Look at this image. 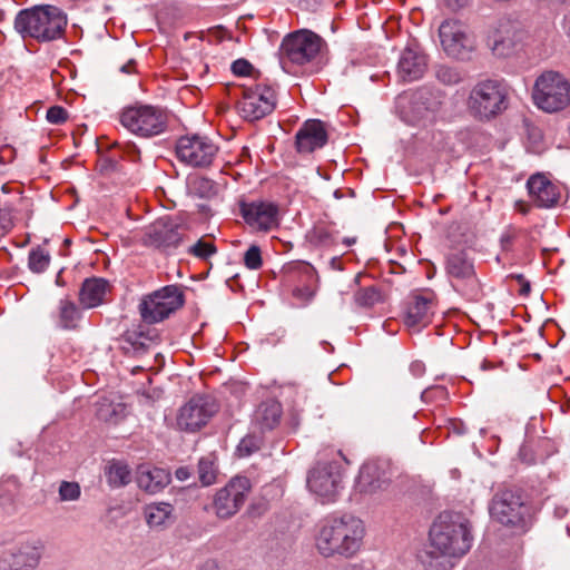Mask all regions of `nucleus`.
<instances>
[{"label": "nucleus", "instance_id": "45", "mask_svg": "<svg viewBox=\"0 0 570 570\" xmlns=\"http://www.w3.org/2000/svg\"><path fill=\"white\" fill-rule=\"evenodd\" d=\"M244 265L248 269H259L263 265L262 252L259 246L250 245L244 254Z\"/></svg>", "mask_w": 570, "mask_h": 570}, {"label": "nucleus", "instance_id": "17", "mask_svg": "<svg viewBox=\"0 0 570 570\" xmlns=\"http://www.w3.org/2000/svg\"><path fill=\"white\" fill-rule=\"evenodd\" d=\"M441 46L448 56L466 58L475 49V39L468 27L455 19H446L439 27Z\"/></svg>", "mask_w": 570, "mask_h": 570}, {"label": "nucleus", "instance_id": "36", "mask_svg": "<svg viewBox=\"0 0 570 570\" xmlns=\"http://www.w3.org/2000/svg\"><path fill=\"white\" fill-rule=\"evenodd\" d=\"M106 476L108 483L116 488L127 485L131 480L128 465L119 461H112L108 464Z\"/></svg>", "mask_w": 570, "mask_h": 570}, {"label": "nucleus", "instance_id": "33", "mask_svg": "<svg viewBox=\"0 0 570 570\" xmlns=\"http://www.w3.org/2000/svg\"><path fill=\"white\" fill-rule=\"evenodd\" d=\"M81 318V311L75 302L62 298L58 305V322L63 330H75Z\"/></svg>", "mask_w": 570, "mask_h": 570}, {"label": "nucleus", "instance_id": "42", "mask_svg": "<svg viewBox=\"0 0 570 570\" xmlns=\"http://www.w3.org/2000/svg\"><path fill=\"white\" fill-rule=\"evenodd\" d=\"M262 443H263V441H262L261 436H257L254 434H248V435L244 436L240 440L239 444L237 445V449H236L237 455L239 458L249 456L261 449Z\"/></svg>", "mask_w": 570, "mask_h": 570}, {"label": "nucleus", "instance_id": "48", "mask_svg": "<svg viewBox=\"0 0 570 570\" xmlns=\"http://www.w3.org/2000/svg\"><path fill=\"white\" fill-rule=\"evenodd\" d=\"M115 147H117L121 151V157L136 163L140 158V150L135 142L128 141L124 144L116 142Z\"/></svg>", "mask_w": 570, "mask_h": 570}, {"label": "nucleus", "instance_id": "53", "mask_svg": "<svg viewBox=\"0 0 570 570\" xmlns=\"http://www.w3.org/2000/svg\"><path fill=\"white\" fill-rule=\"evenodd\" d=\"M410 371L414 376L420 377L425 372V365L421 361H414L410 365Z\"/></svg>", "mask_w": 570, "mask_h": 570}, {"label": "nucleus", "instance_id": "49", "mask_svg": "<svg viewBox=\"0 0 570 570\" xmlns=\"http://www.w3.org/2000/svg\"><path fill=\"white\" fill-rule=\"evenodd\" d=\"M46 119L52 125H61L68 120V111L62 106H51L47 110Z\"/></svg>", "mask_w": 570, "mask_h": 570}, {"label": "nucleus", "instance_id": "27", "mask_svg": "<svg viewBox=\"0 0 570 570\" xmlns=\"http://www.w3.org/2000/svg\"><path fill=\"white\" fill-rule=\"evenodd\" d=\"M110 291L109 283L104 278L92 277L83 281L79 301L83 308H94L106 301V295Z\"/></svg>", "mask_w": 570, "mask_h": 570}, {"label": "nucleus", "instance_id": "3", "mask_svg": "<svg viewBox=\"0 0 570 570\" xmlns=\"http://www.w3.org/2000/svg\"><path fill=\"white\" fill-rule=\"evenodd\" d=\"M324 46L325 41L317 33L307 29L287 35L279 49L282 68L292 75L316 72Z\"/></svg>", "mask_w": 570, "mask_h": 570}, {"label": "nucleus", "instance_id": "46", "mask_svg": "<svg viewBox=\"0 0 570 570\" xmlns=\"http://www.w3.org/2000/svg\"><path fill=\"white\" fill-rule=\"evenodd\" d=\"M217 252L216 246L213 243L199 239L189 248V254L200 259H207L209 256Z\"/></svg>", "mask_w": 570, "mask_h": 570}, {"label": "nucleus", "instance_id": "54", "mask_svg": "<svg viewBox=\"0 0 570 570\" xmlns=\"http://www.w3.org/2000/svg\"><path fill=\"white\" fill-rule=\"evenodd\" d=\"M470 0H444L446 7L453 11L464 8Z\"/></svg>", "mask_w": 570, "mask_h": 570}, {"label": "nucleus", "instance_id": "34", "mask_svg": "<svg viewBox=\"0 0 570 570\" xmlns=\"http://www.w3.org/2000/svg\"><path fill=\"white\" fill-rule=\"evenodd\" d=\"M97 416L107 423L117 424L126 417V405L120 402H111L104 399L98 403Z\"/></svg>", "mask_w": 570, "mask_h": 570}, {"label": "nucleus", "instance_id": "11", "mask_svg": "<svg viewBox=\"0 0 570 570\" xmlns=\"http://www.w3.org/2000/svg\"><path fill=\"white\" fill-rule=\"evenodd\" d=\"M528 38L527 31L515 21L500 19L487 36V45L499 58H508L519 53Z\"/></svg>", "mask_w": 570, "mask_h": 570}, {"label": "nucleus", "instance_id": "20", "mask_svg": "<svg viewBox=\"0 0 570 570\" xmlns=\"http://www.w3.org/2000/svg\"><path fill=\"white\" fill-rule=\"evenodd\" d=\"M435 306V294L432 291L413 294L405 306V325L417 331L428 326L434 315Z\"/></svg>", "mask_w": 570, "mask_h": 570}, {"label": "nucleus", "instance_id": "63", "mask_svg": "<svg viewBox=\"0 0 570 570\" xmlns=\"http://www.w3.org/2000/svg\"><path fill=\"white\" fill-rule=\"evenodd\" d=\"M569 37H570V26H569Z\"/></svg>", "mask_w": 570, "mask_h": 570}, {"label": "nucleus", "instance_id": "2", "mask_svg": "<svg viewBox=\"0 0 570 570\" xmlns=\"http://www.w3.org/2000/svg\"><path fill=\"white\" fill-rule=\"evenodd\" d=\"M365 534L366 528L360 518L353 514L330 517L318 525L314 543L324 558L351 559L361 551Z\"/></svg>", "mask_w": 570, "mask_h": 570}, {"label": "nucleus", "instance_id": "51", "mask_svg": "<svg viewBox=\"0 0 570 570\" xmlns=\"http://www.w3.org/2000/svg\"><path fill=\"white\" fill-rule=\"evenodd\" d=\"M14 158V149L11 146H2L0 148V164H9Z\"/></svg>", "mask_w": 570, "mask_h": 570}, {"label": "nucleus", "instance_id": "15", "mask_svg": "<svg viewBox=\"0 0 570 570\" xmlns=\"http://www.w3.org/2000/svg\"><path fill=\"white\" fill-rule=\"evenodd\" d=\"M250 490L252 482L247 476L236 475L232 478L214 495L213 508L217 518L229 519L234 517L244 505Z\"/></svg>", "mask_w": 570, "mask_h": 570}, {"label": "nucleus", "instance_id": "43", "mask_svg": "<svg viewBox=\"0 0 570 570\" xmlns=\"http://www.w3.org/2000/svg\"><path fill=\"white\" fill-rule=\"evenodd\" d=\"M198 475L204 485H210L216 480V466L208 458H203L198 462Z\"/></svg>", "mask_w": 570, "mask_h": 570}, {"label": "nucleus", "instance_id": "31", "mask_svg": "<svg viewBox=\"0 0 570 570\" xmlns=\"http://www.w3.org/2000/svg\"><path fill=\"white\" fill-rule=\"evenodd\" d=\"M282 414V404L269 399L258 405L254 414V422L262 431L273 430L279 424Z\"/></svg>", "mask_w": 570, "mask_h": 570}, {"label": "nucleus", "instance_id": "1", "mask_svg": "<svg viewBox=\"0 0 570 570\" xmlns=\"http://www.w3.org/2000/svg\"><path fill=\"white\" fill-rule=\"evenodd\" d=\"M469 520L461 513L443 512L430 529V544L421 556L426 570H451L453 559L461 558L472 547Z\"/></svg>", "mask_w": 570, "mask_h": 570}, {"label": "nucleus", "instance_id": "50", "mask_svg": "<svg viewBox=\"0 0 570 570\" xmlns=\"http://www.w3.org/2000/svg\"><path fill=\"white\" fill-rule=\"evenodd\" d=\"M252 70L253 66L245 59H238L232 63V71L236 76H248Z\"/></svg>", "mask_w": 570, "mask_h": 570}, {"label": "nucleus", "instance_id": "22", "mask_svg": "<svg viewBox=\"0 0 570 570\" xmlns=\"http://www.w3.org/2000/svg\"><path fill=\"white\" fill-rule=\"evenodd\" d=\"M327 140L326 125L320 119H308L295 134V149L301 155H308L323 148Z\"/></svg>", "mask_w": 570, "mask_h": 570}, {"label": "nucleus", "instance_id": "38", "mask_svg": "<svg viewBox=\"0 0 570 570\" xmlns=\"http://www.w3.org/2000/svg\"><path fill=\"white\" fill-rule=\"evenodd\" d=\"M358 306L372 307L382 301V294L376 286L362 287L354 294Z\"/></svg>", "mask_w": 570, "mask_h": 570}, {"label": "nucleus", "instance_id": "29", "mask_svg": "<svg viewBox=\"0 0 570 570\" xmlns=\"http://www.w3.org/2000/svg\"><path fill=\"white\" fill-rule=\"evenodd\" d=\"M414 106V110L419 114V121L432 122L442 107V94L421 89L415 95Z\"/></svg>", "mask_w": 570, "mask_h": 570}, {"label": "nucleus", "instance_id": "16", "mask_svg": "<svg viewBox=\"0 0 570 570\" xmlns=\"http://www.w3.org/2000/svg\"><path fill=\"white\" fill-rule=\"evenodd\" d=\"M218 411L214 397L208 395H195L178 411L176 417L177 428L185 432H197L204 428Z\"/></svg>", "mask_w": 570, "mask_h": 570}, {"label": "nucleus", "instance_id": "56", "mask_svg": "<svg viewBox=\"0 0 570 570\" xmlns=\"http://www.w3.org/2000/svg\"><path fill=\"white\" fill-rule=\"evenodd\" d=\"M515 278L521 283L520 294L524 296L528 295L530 293V284L522 275H517Z\"/></svg>", "mask_w": 570, "mask_h": 570}, {"label": "nucleus", "instance_id": "5", "mask_svg": "<svg viewBox=\"0 0 570 570\" xmlns=\"http://www.w3.org/2000/svg\"><path fill=\"white\" fill-rule=\"evenodd\" d=\"M491 519L514 532H525L532 524L534 509L524 492L515 487L499 489L489 503Z\"/></svg>", "mask_w": 570, "mask_h": 570}, {"label": "nucleus", "instance_id": "57", "mask_svg": "<svg viewBox=\"0 0 570 570\" xmlns=\"http://www.w3.org/2000/svg\"><path fill=\"white\" fill-rule=\"evenodd\" d=\"M120 71L127 75H131L136 71V61L130 59L127 63L122 65Z\"/></svg>", "mask_w": 570, "mask_h": 570}, {"label": "nucleus", "instance_id": "23", "mask_svg": "<svg viewBox=\"0 0 570 570\" xmlns=\"http://www.w3.org/2000/svg\"><path fill=\"white\" fill-rule=\"evenodd\" d=\"M527 187L531 199L538 207L551 208L560 200V187L550 181L544 175L537 174L531 176Z\"/></svg>", "mask_w": 570, "mask_h": 570}, {"label": "nucleus", "instance_id": "12", "mask_svg": "<svg viewBox=\"0 0 570 570\" xmlns=\"http://www.w3.org/2000/svg\"><path fill=\"white\" fill-rule=\"evenodd\" d=\"M177 159L193 168H208L217 157L218 146L200 135L181 136L175 146Z\"/></svg>", "mask_w": 570, "mask_h": 570}, {"label": "nucleus", "instance_id": "55", "mask_svg": "<svg viewBox=\"0 0 570 570\" xmlns=\"http://www.w3.org/2000/svg\"><path fill=\"white\" fill-rule=\"evenodd\" d=\"M446 394V391L444 387L442 386H438V387H434V389H429V390H425L422 394V397L424 400L431 397L432 395H440V396H444Z\"/></svg>", "mask_w": 570, "mask_h": 570}, {"label": "nucleus", "instance_id": "7", "mask_svg": "<svg viewBox=\"0 0 570 570\" xmlns=\"http://www.w3.org/2000/svg\"><path fill=\"white\" fill-rule=\"evenodd\" d=\"M445 271L452 287L468 301L478 302L482 296L473 258L464 249H454L446 255Z\"/></svg>", "mask_w": 570, "mask_h": 570}, {"label": "nucleus", "instance_id": "59", "mask_svg": "<svg viewBox=\"0 0 570 570\" xmlns=\"http://www.w3.org/2000/svg\"><path fill=\"white\" fill-rule=\"evenodd\" d=\"M200 570H219V568L214 561H208L202 567Z\"/></svg>", "mask_w": 570, "mask_h": 570}, {"label": "nucleus", "instance_id": "26", "mask_svg": "<svg viewBox=\"0 0 570 570\" xmlns=\"http://www.w3.org/2000/svg\"><path fill=\"white\" fill-rule=\"evenodd\" d=\"M171 481L170 473L161 468L141 465L137 471V484L147 493L161 492Z\"/></svg>", "mask_w": 570, "mask_h": 570}, {"label": "nucleus", "instance_id": "52", "mask_svg": "<svg viewBox=\"0 0 570 570\" xmlns=\"http://www.w3.org/2000/svg\"><path fill=\"white\" fill-rule=\"evenodd\" d=\"M515 238V233L514 230L512 229H508L505 230L502 235H501V245H502V248L503 249H509L510 246L512 245L513 240Z\"/></svg>", "mask_w": 570, "mask_h": 570}, {"label": "nucleus", "instance_id": "60", "mask_svg": "<svg viewBox=\"0 0 570 570\" xmlns=\"http://www.w3.org/2000/svg\"><path fill=\"white\" fill-rule=\"evenodd\" d=\"M356 239L355 238H348V237H345L343 239V243L346 245V246H351L353 244H355Z\"/></svg>", "mask_w": 570, "mask_h": 570}, {"label": "nucleus", "instance_id": "47", "mask_svg": "<svg viewBox=\"0 0 570 570\" xmlns=\"http://www.w3.org/2000/svg\"><path fill=\"white\" fill-rule=\"evenodd\" d=\"M12 227L11 209L7 207V202L0 199V237L7 235Z\"/></svg>", "mask_w": 570, "mask_h": 570}, {"label": "nucleus", "instance_id": "44", "mask_svg": "<svg viewBox=\"0 0 570 570\" xmlns=\"http://www.w3.org/2000/svg\"><path fill=\"white\" fill-rule=\"evenodd\" d=\"M60 501H77L81 495L79 483L62 481L58 489Z\"/></svg>", "mask_w": 570, "mask_h": 570}, {"label": "nucleus", "instance_id": "61", "mask_svg": "<svg viewBox=\"0 0 570 570\" xmlns=\"http://www.w3.org/2000/svg\"><path fill=\"white\" fill-rule=\"evenodd\" d=\"M225 32L226 31L224 29H220V28L215 31V33H217V37H219L220 39H223V33H225Z\"/></svg>", "mask_w": 570, "mask_h": 570}, {"label": "nucleus", "instance_id": "13", "mask_svg": "<svg viewBox=\"0 0 570 570\" xmlns=\"http://www.w3.org/2000/svg\"><path fill=\"white\" fill-rule=\"evenodd\" d=\"M342 475L337 461L318 462L308 473L307 487L323 503L334 502L342 489Z\"/></svg>", "mask_w": 570, "mask_h": 570}, {"label": "nucleus", "instance_id": "28", "mask_svg": "<svg viewBox=\"0 0 570 570\" xmlns=\"http://www.w3.org/2000/svg\"><path fill=\"white\" fill-rule=\"evenodd\" d=\"M142 515L153 530H164L175 521V509L168 502H151L144 507Z\"/></svg>", "mask_w": 570, "mask_h": 570}, {"label": "nucleus", "instance_id": "41", "mask_svg": "<svg viewBox=\"0 0 570 570\" xmlns=\"http://www.w3.org/2000/svg\"><path fill=\"white\" fill-rule=\"evenodd\" d=\"M50 263V255L42 248L32 249L29 254L28 265L33 273H42Z\"/></svg>", "mask_w": 570, "mask_h": 570}, {"label": "nucleus", "instance_id": "19", "mask_svg": "<svg viewBox=\"0 0 570 570\" xmlns=\"http://www.w3.org/2000/svg\"><path fill=\"white\" fill-rule=\"evenodd\" d=\"M240 214L245 223L256 232H269L279 225L278 206L271 202L242 203Z\"/></svg>", "mask_w": 570, "mask_h": 570}, {"label": "nucleus", "instance_id": "21", "mask_svg": "<svg viewBox=\"0 0 570 570\" xmlns=\"http://www.w3.org/2000/svg\"><path fill=\"white\" fill-rule=\"evenodd\" d=\"M183 238L181 226L170 217H161L150 224L144 235V243L156 248H175Z\"/></svg>", "mask_w": 570, "mask_h": 570}, {"label": "nucleus", "instance_id": "62", "mask_svg": "<svg viewBox=\"0 0 570 570\" xmlns=\"http://www.w3.org/2000/svg\"><path fill=\"white\" fill-rule=\"evenodd\" d=\"M340 570H358V569H357V567H356V566H351V564H350V566H346V567H344V568H342V569H340Z\"/></svg>", "mask_w": 570, "mask_h": 570}, {"label": "nucleus", "instance_id": "37", "mask_svg": "<svg viewBox=\"0 0 570 570\" xmlns=\"http://www.w3.org/2000/svg\"><path fill=\"white\" fill-rule=\"evenodd\" d=\"M303 273L307 278L308 284L303 287H296L293 291V295L302 301H309L315 294V286L313 283L316 282V272L311 265L306 264L303 266Z\"/></svg>", "mask_w": 570, "mask_h": 570}, {"label": "nucleus", "instance_id": "4", "mask_svg": "<svg viewBox=\"0 0 570 570\" xmlns=\"http://www.w3.org/2000/svg\"><path fill=\"white\" fill-rule=\"evenodd\" d=\"M68 24L66 12L52 4L35 6L18 12L14 29L23 38L49 42L63 37Z\"/></svg>", "mask_w": 570, "mask_h": 570}, {"label": "nucleus", "instance_id": "6", "mask_svg": "<svg viewBox=\"0 0 570 570\" xmlns=\"http://www.w3.org/2000/svg\"><path fill=\"white\" fill-rule=\"evenodd\" d=\"M118 121L131 135L151 139L168 130L170 112L159 105L136 102L118 112Z\"/></svg>", "mask_w": 570, "mask_h": 570}, {"label": "nucleus", "instance_id": "30", "mask_svg": "<svg viewBox=\"0 0 570 570\" xmlns=\"http://www.w3.org/2000/svg\"><path fill=\"white\" fill-rule=\"evenodd\" d=\"M120 342L121 350L125 352V354L131 356H140L148 351L153 338L149 333L139 325L126 331L122 334Z\"/></svg>", "mask_w": 570, "mask_h": 570}, {"label": "nucleus", "instance_id": "39", "mask_svg": "<svg viewBox=\"0 0 570 570\" xmlns=\"http://www.w3.org/2000/svg\"><path fill=\"white\" fill-rule=\"evenodd\" d=\"M7 207L11 209V219L13 220L14 215H19L21 218L29 219L32 216V199L21 195H17L16 199L10 204L7 203Z\"/></svg>", "mask_w": 570, "mask_h": 570}, {"label": "nucleus", "instance_id": "58", "mask_svg": "<svg viewBox=\"0 0 570 570\" xmlns=\"http://www.w3.org/2000/svg\"><path fill=\"white\" fill-rule=\"evenodd\" d=\"M176 478L180 481H185L189 478V471L187 468H179L176 470Z\"/></svg>", "mask_w": 570, "mask_h": 570}, {"label": "nucleus", "instance_id": "35", "mask_svg": "<svg viewBox=\"0 0 570 570\" xmlns=\"http://www.w3.org/2000/svg\"><path fill=\"white\" fill-rule=\"evenodd\" d=\"M307 242L316 247H331L335 240V234L325 223L315 224L306 234Z\"/></svg>", "mask_w": 570, "mask_h": 570}, {"label": "nucleus", "instance_id": "32", "mask_svg": "<svg viewBox=\"0 0 570 570\" xmlns=\"http://www.w3.org/2000/svg\"><path fill=\"white\" fill-rule=\"evenodd\" d=\"M186 187L189 195L204 199H210L218 193V185L199 174L189 175L186 180Z\"/></svg>", "mask_w": 570, "mask_h": 570}, {"label": "nucleus", "instance_id": "25", "mask_svg": "<svg viewBox=\"0 0 570 570\" xmlns=\"http://www.w3.org/2000/svg\"><path fill=\"white\" fill-rule=\"evenodd\" d=\"M41 557L40 549L33 544L23 543L0 559V570H23L35 568Z\"/></svg>", "mask_w": 570, "mask_h": 570}, {"label": "nucleus", "instance_id": "14", "mask_svg": "<svg viewBox=\"0 0 570 570\" xmlns=\"http://www.w3.org/2000/svg\"><path fill=\"white\" fill-rule=\"evenodd\" d=\"M276 107V90L273 86L257 83L243 90L237 108L240 117L255 121L269 115Z\"/></svg>", "mask_w": 570, "mask_h": 570}, {"label": "nucleus", "instance_id": "24", "mask_svg": "<svg viewBox=\"0 0 570 570\" xmlns=\"http://www.w3.org/2000/svg\"><path fill=\"white\" fill-rule=\"evenodd\" d=\"M428 67L426 56L417 48L406 47L399 59L397 76L404 82L423 77Z\"/></svg>", "mask_w": 570, "mask_h": 570}, {"label": "nucleus", "instance_id": "18", "mask_svg": "<svg viewBox=\"0 0 570 570\" xmlns=\"http://www.w3.org/2000/svg\"><path fill=\"white\" fill-rule=\"evenodd\" d=\"M392 479V464L386 459H372L360 469L355 489L360 493L373 494L385 489Z\"/></svg>", "mask_w": 570, "mask_h": 570}, {"label": "nucleus", "instance_id": "10", "mask_svg": "<svg viewBox=\"0 0 570 570\" xmlns=\"http://www.w3.org/2000/svg\"><path fill=\"white\" fill-rule=\"evenodd\" d=\"M184 293L177 285H167L142 297L139 313L144 322L155 324L183 307Z\"/></svg>", "mask_w": 570, "mask_h": 570}, {"label": "nucleus", "instance_id": "40", "mask_svg": "<svg viewBox=\"0 0 570 570\" xmlns=\"http://www.w3.org/2000/svg\"><path fill=\"white\" fill-rule=\"evenodd\" d=\"M435 76L440 82L448 86L458 85L463 80V75L458 68L446 65L439 66Z\"/></svg>", "mask_w": 570, "mask_h": 570}, {"label": "nucleus", "instance_id": "8", "mask_svg": "<svg viewBox=\"0 0 570 570\" xmlns=\"http://www.w3.org/2000/svg\"><path fill=\"white\" fill-rule=\"evenodd\" d=\"M508 90L502 81L487 79L479 81L471 90L468 105L480 119H490L507 109Z\"/></svg>", "mask_w": 570, "mask_h": 570}, {"label": "nucleus", "instance_id": "9", "mask_svg": "<svg viewBox=\"0 0 570 570\" xmlns=\"http://www.w3.org/2000/svg\"><path fill=\"white\" fill-rule=\"evenodd\" d=\"M533 100L546 112L563 110L570 105V83L558 72H544L535 80Z\"/></svg>", "mask_w": 570, "mask_h": 570}]
</instances>
